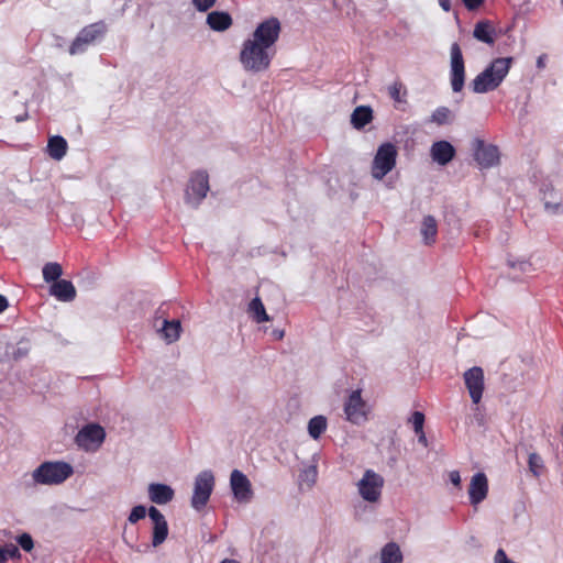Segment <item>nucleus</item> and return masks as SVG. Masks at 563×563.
Instances as JSON below:
<instances>
[{
  "label": "nucleus",
  "mask_w": 563,
  "mask_h": 563,
  "mask_svg": "<svg viewBox=\"0 0 563 563\" xmlns=\"http://www.w3.org/2000/svg\"><path fill=\"white\" fill-rule=\"evenodd\" d=\"M409 422H412L413 430L418 437V441L422 442V412L415 411L412 413V418L409 420Z\"/></svg>",
  "instance_id": "36"
},
{
  "label": "nucleus",
  "mask_w": 563,
  "mask_h": 563,
  "mask_svg": "<svg viewBox=\"0 0 563 563\" xmlns=\"http://www.w3.org/2000/svg\"><path fill=\"white\" fill-rule=\"evenodd\" d=\"M249 312L257 323L269 321V317L266 313L265 307L260 297H255L249 305Z\"/></svg>",
  "instance_id": "28"
},
{
  "label": "nucleus",
  "mask_w": 563,
  "mask_h": 563,
  "mask_svg": "<svg viewBox=\"0 0 563 563\" xmlns=\"http://www.w3.org/2000/svg\"><path fill=\"white\" fill-rule=\"evenodd\" d=\"M545 209L551 213H556L562 205V198L552 186H545L542 189Z\"/></svg>",
  "instance_id": "23"
},
{
  "label": "nucleus",
  "mask_w": 563,
  "mask_h": 563,
  "mask_svg": "<svg viewBox=\"0 0 563 563\" xmlns=\"http://www.w3.org/2000/svg\"><path fill=\"white\" fill-rule=\"evenodd\" d=\"M463 377L472 401L477 405L481 401L484 391L483 368L474 366L467 369L464 373Z\"/></svg>",
  "instance_id": "13"
},
{
  "label": "nucleus",
  "mask_w": 563,
  "mask_h": 563,
  "mask_svg": "<svg viewBox=\"0 0 563 563\" xmlns=\"http://www.w3.org/2000/svg\"><path fill=\"white\" fill-rule=\"evenodd\" d=\"M453 114L448 107L438 108L431 115L430 122L437 125L449 124L452 121Z\"/></svg>",
  "instance_id": "31"
},
{
  "label": "nucleus",
  "mask_w": 563,
  "mask_h": 563,
  "mask_svg": "<svg viewBox=\"0 0 563 563\" xmlns=\"http://www.w3.org/2000/svg\"><path fill=\"white\" fill-rule=\"evenodd\" d=\"M389 97L396 102H402V97L406 95V90L402 85L399 82H394L388 88Z\"/></svg>",
  "instance_id": "35"
},
{
  "label": "nucleus",
  "mask_w": 563,
  "mask_h": 563,
  "mask_svg": "<svg viewBox=\"0 0 563 563\" xmlns=\"http://www.w3.org/2000/svg\"><path fill=\"white\" fill-rule=\"evenodd\" d=\"M476 162L485 168L492 167L499 163L498 147L495 145H486L483 141L478 142L475 151Z\"/></svg>",
  "instance_id": "18"
},
{
  "label": "nucleus",
  "mask_w": 563,
  "mask_h": 563,
  "mask_svg": "<svg viewBox=\"0 0 563 563\" xmlns=\"http://www.w3.org/2000/svg\"><path fill=\"white\" fill-rule=\"evenodd\" d=\"M383 485L384 478L372 470H367L358 482L360 495L363 499L375 503L380 497Z\"/></svg>",
  "instance_id": "10"
},
{
  "label": "nucleus",
  "mask_w": 563,
  "mask_h": 563,
  "mask_svg": "<svg viewBox=\"0 0 563 563\" xmlns=\"http://www.w3.org/2000/svg\"><path fill=\"white\" fill-rule=\"evenodd\" d=\"M282 32L280 21L271 16L264 21H262L252 34V40L263 44L264 47L272 48L275 43L278 41Z\"/></svg>",
  "instance_id": "6"
},
{
  "label": "nucleus",
  "mask_w": 563,
  "mask_h": 563,
  "mask_svg": "<svg viewBox=\"0 0 563 563\" xmlns=\"http://www.w3.org/2000/svg\"><path fill=\"white\" fill-rule=\"evenodd\" d=\"M43 278L46 283H55L59 280V277L63 274V268L60 264L55 262L46 263L43 267Z\"/></svg>",
  "instance_id": "29"
},
{
  "label": "nucleus",
  "mask_w": 563,
  "mask_h": 563,
  "mask_svg": "<svg viewBox=\"0 0 563 563\" xmlns=\"http://www.w3.org/2000/svg\"><path fill=\"white\" fill-rule=\"evenodd\" d=\"M73 473V466L67 462L47 461L33 471L32 478L41 485H59L69 478Z\"/></svg>",
  "instance_id": "3"
},
{
  "label": "nucleus",
  "mask_w": 563,
  "mask_h": 563,
  "mask_svg": "<svg viewBox=\"0 0 563 563\" xmlns=\"http://www.w3.org/2000/svg\"><path fill=\"white\" fill-rule=\"evenodd\" d=\"M273 55L269 47L247 38L240 52V62L246 70L260 73L269 67Z\"/></svg>",
  "instance_id": "2"
},
{
  "label": "nucleus",
  "mask_w": 563,
  "mask_h": 563,
  "mask_svg": "<svg viewBox=\"0 0 563 563\" xmlns=\"http://www.w3.org/2000/svg\"><path fill=\"white\" fill-rule=\"evenodd\" d=\"M18 543L26 552L32 551V549L34 548L33 539L29 533H22L18 538Z\"/></svg>",
  "instance_id": "38"
},
{
  "label": "nucleus",
  "mask_w": 563,
  "mask_h": 563,
  "mask_svg": "<svg viewBox=\"0 0 563 563\" xmlns=\"http://www.w3.org/2000/svg\"><path fill=\"white\" fill-rule=\"evenodd\" d=\"M221 563H239V562L235 560H224Z\"/></svg>",
  "instance_id": "44"
},
{
  "label": "nucleus",
  "mask_w": 563,
  "mask_h": 563,
  "mask_svg": "<svg viewBox=\"0 0 563 563\" xmlns=\"http://www.w3.org/2000/svg\"><path fill=\"white\" fill-rule=\"evenodd\" d=\"M106 32L103 23H92L85 26L69 46L70 55H76L86 51L87 46L101 37Z\"/></svg>",
  "instance_id": "9"
},
{
  "label": "nucleus",
  "mask_w": 563,
  "mask_h": 563,
  "mask_svg": "<svg viewBox=\"0 0 563 563\" xmlns=\"http://www.w3.org/2000/svg\"><path fill=\"white\" fill-rule=\"evenodd\" d=\"M397 147L386 142L378 146L377 152L373 158L371 174L373 178L382 180L389 172L396 166Z\"/></svg>",
  "instance_id": "4"
},
{
  "label": "nucleus",
  "mask_w": 563,
  "mask_h": 563,
  "mask_svg": "<svg viewBox=\"0 0 563 563\" xmlns=\"http://www.w3.org/2000/svg\"><path fill=\"white\" fill-rule=\"evenodd\" d=\"M214 487V476L211 471H202L195 478L191 506L196 510H201L211 496Z\"/></svg>",
  "instance_id": "5"
},
{
  "label": "nucleus",
  "mask_w": 563,
  "mask_h": 563,
  "mask_svg": "<svg viewBox=\"0 0 563 563\" xmlns=\"http://www.w3.org/2000/svg\"><path fill=\"white\" fill-rule=\"evenodd\" d=\"M327 429V419L323 416H316L308 423V432L311 438L319 439Z\"/></svg>",
  "instance_id": "30"
},
{
  "label": "nucleus",
  "mask_w": 563,
  "mask_h": 563,
  "mask_svg": "<svg viewBox=\"0 0 563 563\" xmlns=\"http://www.w3.org/2000/svg\"><path fill=\"white\" fill-rule=\"evenodd\" d=\"M21 556L19 548L12 543L0 547V563H5L9 559H19Z\"/></svg>",
  "instance_id": "33"
},
{
  "label": "nucleus",
  "mask_w": 563,
  "mask_h": 563,
  "mask_svg": "<svg viewBox=\"0 0 563 563\" xmlns=\"http://www.w3.org/2000/svg\"><path fill=\"white\" fill-rule=\"evenodd\" d=\"M450 482L457 488L461 487V475L459 471H451L449 473Z\"/></svg>",
  "instance_id": "41"
},
{
  "label": "nucleus",
  "mask_w": 563,
  "mask_h": 563,
  "mask_svg": "<svg viewBox=\"0 0 563 563\" xmlns=\"http://www.w3.org/2000/svg\"><path fill=\"white\" fill-rule=\"evenodd\" d=\"M8 300L4 296L0 295V313L8 308Z\"/></svg>",
  "instance_id": "42"
},
{
  "label": "nucleus",
  "mask_w": 563,
  "mask_h": 563,
  "mask_svg": "<svg viewBox=\"0 0 563 563\" xmlns=\"http://www.w3.org/2000/svg\"><path fill=\"white\" fill-rule=\"evenodd\" d=\"M51 295L60 301H71L76 297V289L71 282L59 279L52 284Z\"/></svg>",
  "instance_id": "19"
},
{
  "label": "nucleus",
  "mask_w": 563,
  "mask_h": 563,
  "mask_svg": "<svg viewBox=\"0 0 563 563\" xmlns=\"http://www.w3.org/2000/svg\"><path fill=\"white\" fill-rule=\"evenodd\" d=\"M180 330H181V325H180L179 320L169 321L167 319H164L162 329L159 331L162 333V336L168 343H172V342H175L176 340H178V338L180 335Z\"/></svg>",
  "instance_id": "27"
},
{
  "label": "nucleus",
  "mask_w": 563,
  "mask_h": 563,
  "mask_svg": "<svg viewBox=\"0 0 563 563\" xmlns=\"http://www.w3.org/2000/svg\"><path fill=\"white\" fill-rule=\"evenodd\" d=\"M344 413L347 421L360 424L367 419V405L363 400L361 389L353 390L344 402Z\"/></svg>",
  "instance_id": "11"
},
{
  "label": "nucleus",
  "mask_w": 563,
  "mask_h": 563,
  "mask_svg": "<svg viewBox=\"0 0 563 563\" xmlns=\"http://www.w3.org/2000/svg\"><path fill=\"white\" fill-rule=\"evenodd\" d=\"M374 119L373 110L369 106H358L351 114V124L356 130L364 129Z\"/></svg>",
  "instance_id": "21"
},
{
  "label": "nucleus",
  "mask_w": 563,
  "mask_h": 563,
  "mask_svg": "<svg viewBox=\"0 0 563 563\" xmlns=\"http://www.w3.org/2000/svg\"><path fill=\"white\" fill-rule=\"evenodd\" d=\"M454 146L448 141L434 142L430 148V156L433 162L444 166L449 164L455 156Z\"/></svg>",
  "instance_id": "17"
},
{
  "label": "nucleus",
  "mask_w": 563,
  "mask_h": 563,
  "mask_svg": "<svg viewBox=\"0 0 563 563\" xmlns=\"http://www.w3.org/2000/svg\"><path fill=\"white\" fill-rule=\"evenodd\" d=\"M209 191V176L203 170H197L192 173L188 189L186 190V200L190 202L192 199L199 203L206 198Z\"/></svg>",
  "instance_id": "12"
},
{
  "label": "nucleus",
  "mask_w": 563,
  "mask_h": 563,
  "mask_svg": "<svg viewBox=\"0 0 563 563\" xmlns=\"http://www.w3.org/2000/svg\"><path fill=\"white\" fill-rule=\"evenodd\" d=\"M145 516H146L145 507L142 505H139V506L133 507V509L131 510V514L129 516V521L131 523H136L139 520L145 518Z\"/></svg>",
  "instance_id": "37"
},
{
  "label": "nucleus",
  "mask_w": 563,
  "mask_h": 563,
  "mask_svg": "<svg viewBox=\"0 0 563 563\" xmlns=\"http://www.w3.org/2000/svg\"><path fill=\"white\" fill-rule=\"evenodd\" d=\"M198 11L205 12L216 4L217 0H191Z\"/></svg>",
  "instance_id": "39"
},
{
  "label": "nucleus",
  "mask_w": 563,
  "mask_h": 563,
  "mask_svg": "<svg viewBox=\"0 0 563 563\" xmlns=\"http://www.w3.org/2000/svg\"><path fill=\"white\" fill-rule=\"evenodd\" d=\"M104 429L97 423H89L81 428L75 438L76 444L86 451H96L104 441Z\"/></svg>",
  "instance_id": "7"
},
{
  "label": "nucleus",
  "mask_w": 563,
  "mask_h": 563,
  "mask_svg": "<svg viewBox=\"0 0 563 563\" xmlns=\"http://www.w3.org/2000/svg\"><path fill=\"white\" fill-rule=\"evenodd\" d=\"M380 563H402V553L396 542H388L380 551Z\"/></svg>",
  "instance_id": "25"
},
{
  "label": "nucleus",
  "mask_w": 563,
  "mask_h": 563,
  "mask_svg": "<svg viewBox=\"0 0 563 563\" xmlns=\"http://www.w3.org/2000/svg\"><path fill=\"white\" fill-rule=\"evenodd\" d=\"M67 142L63 136L55 135L48 140L47 151L52 158L59 161L67 152Z\"/></svg>",
  "instance_id": "24"
},
{
  "label": "nucleus",
  "mask_w": 563,
  "mask_h": 563,
  "mask_svg": "<svg viewBox=\"0 0 563 563\" xmlns=\"http://www.w3.org/2000/svg\"><path fill=\"white\" fill-rule=\"evenodd\" d=\"M439 4L444 11H450L451 9V1L450 0H439Z\"/></svg>",
  "instance_id": "43"
},
{
  "label": "nucleus",
  "mask_w": 563,
  "mask_h": 563,
  "mask_svg": "<svg viewBox=\"0 0 563 563\" xmlns=\"http://www.w3.org/2000/svg\"><path fill=\"white\" fill-rule=\"evenodd\" d=\"M514 58L498 57L479 73L471 82V88L475 93H486L497 89L508 75Z\"/></svg>",
  "instance_id": "1"
},
{
  "label": "nucleus",
  "mask_w": 563,
  "mask_h": 563,
  "mask_svg": "<svg viewBox=\"0 0 563 563\" xmlns=\"http://www.w3.org/2000/svg\"><path fill=\"white\" fill-rule=\"evenodd\" d=\"M451 67L450 81L454 92L462 91L465 82V64L462 49L457 43H453L450 48Z\"/></svg>",
  "instance_id": "8"
},
{
  "label": "nucleus",
  "mask_w": 563,
  "mask_h": 563,
  "mask_svg": "<svg viewBox=\"0 0 563 563\" xmlns=\"http://www.w3.org/2000/svg\"><path fill=\"white\" fill-rule=\"evenodd\" d=\"M207 23L213 31L222 32L232 25V18L227 12L213 11L208 14Z\"/></svg>",
  "instance_id": "22"
},
{
  "label": "nucleus",
  "mask_w": 563,
  "mask_h": 563,
  "mask_svg": "<svg viewBox=\"0 0 563 563\" xmlns=\"http://www.w3.org/2000/svg\"><path fill=\"white\" fill-rule=\"evenodd\" d=\"M562 435H563V424H562Z\"/></svg>",
  "instance_id": "45"
},
{
  "label": "nucleus",
  "mask_w": 563,
  "mask_h": 563,
  "mask_svg": "<svg viewBox=\"0 0 563 563\" xmlns=\"http://www.w3.org/2000/svg\"><path fill=\"white\" fill-rule=\"evenodd\" d=\"M473 36L483 43L494 44V30L488 21H479L475 24Z\"/></svg>",
  "instance_id": "26"
},
{
  "label": "nucleus",
  "mask_w": 563,
  "mask_h": 563,
  "mask_svg": "<svg viewBox=\"0 0 563 563\" xmlns=\"http://www.w3.org/2000/svg\"><path fill=\"white\" fill-rule=\"evenodd\" d=\"M148 516L153 521V539L154 547L162 544L168 536V526L163 514L155 507H150Z\"/></svg>",
  "instance_id": "15"
},
{
  "label": "nucleus",
  "mask_w": 563,
  "mask_h": 563,
  "mask_svg": "<svg viewBox=\"0 0 563 563\" xmlns=\"http://www.w3.org/2000/svg\"><path fill=\"white\" fill-rule=\"evenodd\" d=\"M488 493V481L484 473H476L468 487L470 501L472 505L482 503Z\"/></svg>",
  "instance_id": "16"
},
{
  "label": "nucleus",
  "mask_w": 563,
  "mask_h": 563,
  "mask_svg": "<svg viewBox=\"0 0 563 563\" xmlns=\"http://www.w3.org/2000/svg\"><path fill=\"white\" fill-rule=\"evenodd\" d=\"M465 8L470 11L477 10L483 3L484 0H462Z\"/></svg>",
  "instance_id": "40"
},
{
  "label": "nucleus",
  "mask_w": 563,
  "mask_h": 563,
  "mask_svg": "<svg viewBox=\"0 0 563 563\" xmlns=\"http://www.w3.org/2000/svg\"><path fill=\"white\" fill-rule=\"evenodd\" d=\"M530 472L534 476H539L543 470V460L538 453H530L528 459Z\"/></svg>",
  "instance_id": "34"
},
{
  "label": "nucleus",
  "mask_w": 563,
  "mask_h": 563,
  "mask_svg": "<svg viewBox=\"0 0 563 563\" xmlns=\"http://www.w3.org/2000/svg\"><path fill=\"white\" fill-rule=\"evenodd\" d=\"M150 499L158 505H165L174 498V489L165 484H151L148 486Z\"/></svg>",
  "instance_id": "20"
},
{
  "label": "nucleus",
  "mask_w": 563,
  "mask_h": 563,
  "mask_svg": "<svg viewBox=\"0 0 563 563\" xmlns=\"http://www.w3.org/2000/svg\"><path fill=\"white\" fill-rule=\"evenodd\" d=\"M230 485L234 497L239 501H247L252 497L251 482L241 471L234 470L231 473Z\"/></svg>",
  "instance_id": "14"
},
{
  "label": "nucleus",
  "mask_w": 563,
  "mask_h": 563,
  "mask_svg": "<svg viewBox=\"0 0 563 563\" xmlns=\"http://www.w3.org/2000/svg\"><path fill=\"white\" fill-rule=\"evenodd\" d=\"M437 234L438 228L434 218L424 217V244H433L435 242Z\"/></svg>",
  "instance_id": "32"
}]
</instances>
